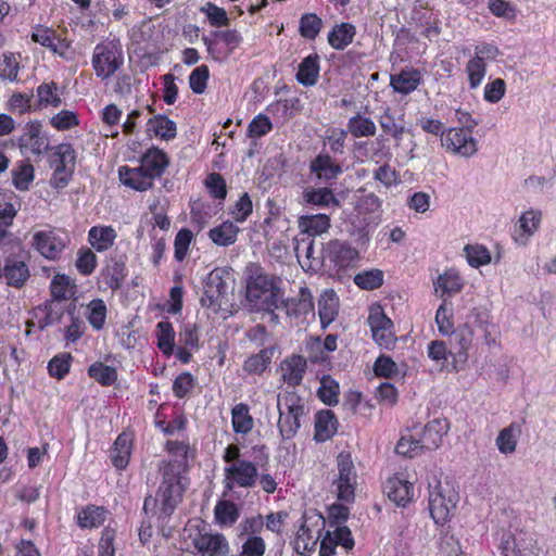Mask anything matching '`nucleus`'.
Masks as SVG:
<instances>
[{"mask_svg":"<svg viewBox=\"0 0 556 556\" xmlns=\"http://www.w3.org/2000/svg\"><path fill=\"white\" fill-rule=\"evenodd\" d=\"M139 163L137 167L119 166L118 178L125 187L144 192L152 189L155 179L165 174L170 159L164 150L152 146L141 154Z\"/></svg>","mask_w":556,"mask_h":556,"instance_id":"f257e3e1","label":"nucleus"},{"mask_svg":"<svg viewBox=\"0 0 556 556\" xmlns=\"http://www.w3.org/2000/svg\"><path fill=\"white\" fill-rule=\"evenodd\" d=\"M280 279L266 273L261 266H254L245 278V300L255 312H266L277 317L274 312L282 302Z\"/></svg>","mask_w":556,"mask_h":556,"instance_id":"f03ea898","label":"nucleus"},{"mask_svg":"<svg viewBox=\"0 0 556 556\" xmlns=\"http://www.w3.org/2000/svg\"><path fill=\"white\" fill-rule=\"evenodd\" d=\"M96 76L106 80L124 65L123 47L117 40H103L96 45L91 58Z\"/></svg>","mask_w":556,"mask_h":556,"instance_id":"7ed1b4c3","label":"nucleus"},{"mask_svg":"<svg viewBox=\"0 0 556 556\" xmlns=\"http://www.w3.org/2000/svg\"><path fill=\"white\" fill-rule=\"evenodd\" d=\"M459 495L454 485L445 480L430 488L429 511L438 525H444L454 515Z\"/></svg>","mask_w":556,"mask_h":556,"instance_id":"20e7f679","label":"nucleus"},{"mask_svg":"<svg viewBox=\"0 0 556 556\" xmlns=\"http://www.w3.org/2000/svg\"><path fill=\"white\" fill-rule=\"evenodd\" d=\"M277 407L280 434L285 440H289L301 427L300 418L305 414L303 400L294 392H287L278 396Z\"/></svg>","mask_w":556,"mask_h":556,"instance_id":"39448f33","label":"nucleus"},{"mask_svg":"<svg viewBox=\"0 0 556 556\" xmlns=\"http://www.w3.org/2000/svg\"><path fill=\"white\" fill-rule=\"evenodd\" d=\"M0 255H2L0 276L10 287L17 289L24 287L30 277V271L27 265L28 254L23 245H20V250L0 252Z\"/></svg>","mask_w":556,"mask_h":556,"instance_id":"423d86ee","label":"nucleus"},{"mask_svg":"<svg viewBox=\"0 0 556 556\" xmlns=\"http://www.w3.org/2000/svg\"><path fill=\"white\" fill-rule=\"evenodd\" d=\"M163 480L157 491L161 510L169 516L181 498L182 486L180 483V465L173 464L169 467H162Z\"/></svg>","mask_w":556,"mask_h":556,"instance_id":"0eeeda50","label":"nucleus"},{"mask_svg":"<svg viewBox=\"0 0 556 556\" xmlns=\"http://www.w3.org/2000/svg\"><path fill=\"white\" fill-rule=\"evenodd\" d=\"M338 475L332 485L337 497L345 503L354 501L355 489L357 485V473L349 453H340L337 457Z\"/></svg>","mask_w":556,"mask_h":556,"instance_id":"6e6552de","label":"nucleus"},{"mask_svg":"<svg viewBox=\"0 0 556 556\" xmlns=\"http://www.w3.org/2000/svg\"><path fill=\"white\" fill-rule=\"evenodd\" d=\"M358 250L349 241L331 239L323 245V258L337 270L354 267L359 261Z\"/></svg>","mask_w":556,"mask_h":556,"instance_id":"1a4fd4ad","label":"nucleus"},{"mask_svg":"<svg viewBox=\"0 0 556 556\" xmlns=\"http://www.w3.org/2000/svg\"><path fill=\"white\" fill-rule=\"evenodd\" d=\"M70 240L66 235H60L55 228L38 230L33 235V248L48 261H59L67 248Z\"/></svg>","mask_w":556,"mask_h":556,"instance_id":"9d476101","label":"nucleus"},{"mask_svg":"<svg viewBox=\"0 0 556 556\" xmlns=\"http://www.w3.org/2000/svg\"><path fill=\"white\" fill-rule=\"evenodd\" d=\"M230 277V270L226 267H216L207 274L200 300L203 307H220V300L227 293Z\"/></svg>","mask_w":556,"mask_h":556,"instance_id":"9b49d317","label":"nucleus"},{"mask_svg":"<svg viewBox=\"0 0 556 556\" xmlns=\"http://www.w3.org/2000/svg\"><path fill=\"white\" fill-rule=\"evenodd\" d=\"M368 325L372 338L380 348H389L396 340L393 331V321L386 315L380 304L370 306Z\"/></svg>","mask_w":556,"mask_h":556,"instance_id":"f8f14e48","label":"nucleus"},{"mask_svg":"<svg viewBox=\"0 0 556 556\" xmlns=\"http://www.w3.org/2000/svg\"><path fill=\"white\" fill-rule=\"evenodd\" d=\"M31 40L49 49L62 59L68 60L72 42L53 28L43 25L33 27Z\"/></svg>","mask_w":556,"mask_h":556,"instance_id":"ddd939ff","label":"nucleus"},{"mask_svg":"<svg viewBox=\"0 0 556 556\" xmlns=\"http://www.w3.org/2000/svg\"><path fill=\"white\" fill-rule=\"evenodd\" d=\"M443 146L447 151L465 157L473 155L478 150L472 131L460 127H453L446 130Z\"/></svg>","mask_w":556,"mask_h":556,"instance_id":"4468645a","label":"nucleus"},{"mask_svg":"<svg viewBox=\"0 0 556 556\" xmlns=\"http://www.w3.org/2000/svg\"><path fill=\"white\" fill-rule=\"evenodd\" d=\"M17 144L25 154L40 155L43 153L48 149V139L42 132V124L39 121L26 123L17 139Z\"/></svg>","mask_w":556,"mask_h":556,"instance_id":"2eb2a0df","label":"nucleus"},{"mask_svg":"<svg viewBox=\"0 0 556 556\" xmlns=\"http://www.w3.org/2000/svg\"><path fill=\"white\" fill-rule=\"evenodd\" d=\"M288 316L301 321L307 320L308 316L315 317L313 295L308 288L303 287L296 296L281 302Z\"/></svg>","mask_w":556,"mask_h":556,"instance_id":"dca6fc26","label":"nucleus"},{"mask_svg":"<svg viewBox=\"0 0 556 556\" xmlns=\"http://www.w3.org/2000/svg\"><path fill=\"white\" fill-rule=\"evenodd\" d=\"M194 548L208 556H228L229 545L226 538L219 533L198 532L192 539Z\"/></svg>","mask_w":556,"mask_h":556,"instance_id":"f3484780","label":"nucleus"},{"mask_svg":"<svg viewBox=\"0 0 556 556\" xmlns=\"http://www.w3.org/2000/svg\"><path fill=\"white\" fill-rule=\"evenodd\" d=\"M422 73L413 66H405L397 74L390 75V87L394 92L407 96L422 84Z\"/></svg>","mask_w":556,"mask_h":556,"instance_id":"a211bd4d","label":"nucleus"},{"mask_svg":"<svg viewBox=\"0 0 556 556\" xmlns=\"http://www.w3.org/2000/svg\"><path fill=\"white\" fill-rule=\"evenodd\" d=\"M225 476L229 480L227 489L232 488V482L242 488H251L255 484L257 469L251 462L240 460L225 468Z\"/></svg>","mask_w":556,"mask_h":556,"instance_id":"6ab92c4d","label":"nucleus"},{"mask_svg":"<svg viewBox=\"0 0 556 556\" xmlns=\"http://www.w3.org/2000/svg\"><path fill=\"white\" fill-rule=\"evenodd\" d=\"M429 357L437 363L440 370H459L468 359L466 350H428Z\"/></svg>","mask_w":556,"mask_h":556,"instance_id":"aec40b11","label":"nucleus"},{"mask_svg":"<svg viewBox=\"0 0 556 556\" xmlns=\"http://www.w3.org/2000/svg\"><path fill=\"white\" fill-rule=\"evenodd\" d=\"M448 422L445 419H433L425 427L419 438L421 447L425 451H434L441 443L443 437L448 431Z\"/></svg>","mask_w":556,"mask_h":556,"instance_id":"412c9836","label":"nucleus"},{"mask_svg":"<svg viewBox=\"0 0 556 556\" xmlns=\"http://www.w3.org/2000/svg\"><path fill=\"white\" fill-rule=\"evenodd\" d=\"M147 134L149 137L170 141L177 136V125L166 115L157 114L148 119Z\"/></svg>","mask_w":556,"mask_h":556,"instance_id":"4be33fe9","label":"nucleus"},{"mask_svg":"<svg viewBox=\"0 0 556 556\" xmlns=\"http://www.w3.org/2000/svg\"><path fill=\"white\" fill-rule=\"evenodd\" d=\"M542 213L540 211L529 210L525 212L515 226L514 239L516 242L526 244L529 238L539 229Z\"/></svg>","mask_w":556,"mask_h":556,"instance_id":"5701e85b","label":"nucleus"},{"mask_svg":"<svg viewBox=\"0 0 556 556\" xmlns=\"http://www.w3.org/2000/svg\"><path fill=\"white\" fill-rule=\"evenodd\" d=\"M309 169L320 180L331 181L342 173V167L329 154L320 153L311 161Z\"/></svg>","mask_w":556,"mask_h":556,"instance_id":"b1692460","label":"nucleus"},{"mask_svg":"<svg viewBox=\"0 0 556 556\" xmlns=\"http://www.w3.org/2000/svg\"><path fill=\"white\" fill-rule=\"evenodd\" d=\"M320 58L317 53L305 56L299 64L295 78L304 87L315 86L319 78Z\"/></svg>","mask_w":556,"mask_h":556,"instance_id":"393cba45","label":"nucleus"},{"mask_svg":"<svg viewBox=\"0 0 556 556\" xmlns=\"http://www.w3.org/2000/svg\"><path fill=\"white\" fill-rule=\"evenodd\" d=\"M116 238L117 232L112 226L97 225L88 231V242L99 253L110 250Z\"/></svg>","mask_w":556,"mask_h":556,"instance_id":"a878e982","label":"nucleus"},{"mask_svg":"<svg viewBox=\"0 0 556 556\" xmlns=\"http://www.w3.org/2000/svg\"><path fill=\"white\" fill-rule=\"evenodd\" d=\"M339 298L334 290H325L318 299V316L323 328L328 327L339 314Z\"/></svg>","mask_w":556,"mask_h":556,"instance_id":"bb28decb","label":"nucleus"},{"mask_svg":"<svg viewBox=\"0 0 556 556\" xmlns=\"http://www.w3.org/2000/svg\"><path fill=\"white\" fill-rule=\"evenodd\" d=\"M356 36V27L352 23L342 22L336 24L328 33L327 40L334 50H344Z\"/></svg>","mask_w":556,"mask_h":556,"instance_id":"cd10ccee","label":"nucleus"},{"mask_svg":"<svg viewBox=\"0 0 556 556\" xmlns=\"http://www.w3.org/2000/svg\"><path fill=\"white\" fill-rule=\"evenodd\" d=\"M301 232L309 237L321 236L331 227L330 217L327 214L302 215L298 219Z\"/></svg>","mask_w":556,"mask_h":556,"instance_id":"c85d7f7f","label":"nucleus"},{"mask_svg":"<svg viewBox=\"0 0 556 556\" xmlns=\"http://www.w3.org/2000/svg\"><path fill=\"white\" fill-rule=\"evenodd\" d=\"M127 275L128 268L126 263L122 260H113L101 270L103 282L106 288L112 291H116L122 288Z\"/></svg>","mask_w":556,"mask_h":556,"instance_id":"c756f323","label":"nucleus"},{"mask_svg":"<svg viewBox=\"0 0 556 556\" xmlns=\"http://www.w3.org/2000/svg\"><path fill=\"white\" fill-rule=\"evenodd\" d=\"M464 288V280L460 275L454 269H447L439 275L434 281L435 292L441 298L452 296L459 293Z\"/></svg>","mask_w":556,"mask_h":556,"instance_id":"7c9ffc66","label":"nucleus"},{"mask_svg":"<svg viewBox=\"0 0 556 556\" xmlns=\"http://www.w3.org/2000/svg\"><path fill=\"white\" fill-rule=\"evenodd\" d=\"M388 497L397 506H406L413 498V484L400 478H390L386 484Z\"/></svg>","mask_w":556,"mask_h":556,"instance_id":"2f4dec72","label":"nucleus"},{"mask_svg":"<svg viewBox=\"0 0 556 556\" xmlns=\"http://www.w3.org/2000/svg\"><path fill=\"white\" fill-rule=\"evenodd\" d=\"M239 232L240 229L233 222L225 220L210 229L207 236L214 244L218 247H229L237 241Z\"/></svg>","mask_w":556,"mask_h":556,"instance_id":"473e14b6","label":"nucleus"},{"mask_svg":"<svg viewBox=\"0 0 556 556\" xmlns=\"http://www.w3.org/2000/svg\"><path fill=\"white\" fill-rule=\"evenodd\" d=\"M306 369V359L300 355H293L281 364L283 380L291 386L299 384Z\"/></svg>","mask_w":556,"mask_h":556,"instance_id":"72a5a7b5","label":"nucleus"},{"mask_svg":"<svg viewBox=\"0 0 556 556\" xmlns=\"http://www.w3.org/2000/svg\"><path fill=\"white\" fill-rule=\"evenodd\" d=\"M303 200L306 204L317 207L339 206L340 204L333 191L327 187L305 189Z\"/></svg>","mask_w":556,"mask_h":556,"instance_id":"f704fd0d","label":"nucleus"},{"mask_svg":"<svg viewBox=\"0 0 556 556\" xmlns=\"http://www.w3.org/2000/svg\"><path fill=\"white\" fill-rule=\"evenodd\" d=\"M337 419L331 410H320L315 419V440L325 442L337 432Z\"/></svg>","mask_w":556,"mask_h":556,"instance_id":"c9c22d12","label":"nucleus"},{"mask_svg":"<svg viewBox=\"0 0 556 556\" xmlns=\"http://www.w3.org/2000/svg\"><path fill=\"white\" fill-rule=\"evenodd\" d=\"M37 104L35 110L40 108H59L62 104L59 86L55 81L42 83L36 89Z\"/></svg>","mask_w":556,"mask_h":556,"instance_id":"e433bc0d","label":"nucleus"},{"mask_svg":"<svg viewBox=\"0 0 556 556\" xmlns=\"http://www.w3.org/2000/svg\"><path fill=\"white\" fill-rule=\"evenodd\" d=\"M521 433L519 425L511 422L503 428L495 440V444L502 454L510 455L516 452L518 439Z\"/></svg>","mask_w":556,"mask_h":556,"instance_id":"4c0bfd02","label":"nucleus"},{"mask_svg":"<svg viewBox=\"0 0 556 556\" xmlns=\"http://www.w3.org/2000/svg\"><path fill=\"white\" fill-rule=\"evenodd\" d=\"M131 454V438L127 433L117 437L111 450V460L117 469L127 467Z\"/></svg>","mask_w":556,"mask_h":556,"instance_id":"58836bf2","label":"nucleus"},{"mask_svg":"<svg viewBox=\"0 0 556 556\" xmlns=\"http://www.w3.org/2000/svg\"><path fill=\"white\" fill-rule=\"evenodd\" d=\"M76 289L74 280L66 274H55L50 282V294L55 301L70 299Z\"/></svg>","mask_w":556,"mask_h":556,"instance_id":"ea45409f","label":"nucleus"},{"mask_svg":"<svg viewBox=\"0 0 556 556\" xmlns=\"http://www.w3.org/2000/svg\"><path fill=\"white\" fill-rule=\"evenodd\" d=\"M346 127L354 138L372 137L377 131L375 122L359 113L349 118Z\"/></svg>","mask_w":556,"mask_h":556,"instance_id":"a19ab883","label":"nucleus"},{"mask_svg":"<svg viewBox=\"0 0 556 556\" xmlns=\"http://www.w3.org/2000/svg\"><path fill=\"white\" fill-rule=\"evenodd\" d=\"M106 315L108 307L102 299H93L85 307V317L97 331L103 329Z\"/></svg>","mask_w":556,"mask_h":556,"instance_id":"79ce46f5","label":"nucleus"},{"mask_svg":"<svg viewBox=\"0 0 556 556\" xmlns=\"http://www.w3.org/2000/svg\"><path fill=\"white\" fill-rule=\"evenodd\" d=\"M353 281L359 289L372 291L383 285L384 274L378 268L366 269L356 274Z\"/></svg>","mask_w":556,"mask_h":556,"instance_id":"37998d69","label":"nucleus"},{"mask_svg":"<svg viewBox=\"0 0 556 556\" xmlns=\"http://www.w3.org/2000/svg\"><path fill=\"white\" fill-rule=\"evenodd\" d=\"M75 163L76 152L70 143L59 144L51 156L52 168L74 169Z\"/></svg>","mask_w":556,"mask_h":556,"instance_id":"c03bdc74","label":"nucleus"},{"mask_svg":"<svg viewBox=\"0 0 556 556\" xmlns=\"http://www.w3.org/2000/svg\"><path fill=\"white\" fill-rule=\"evenodd\" d=\"M323 28V20L316 13H304L299 22V33L307 40H315Z\"/></svg>","mask_w":556,"mask_h":556,"instance_id":"a18cd8bd","label":"nucleus"},{"mask_svg":"<svg viewBox=\"0 0 556 556\" xmlns=\"http://www.w3.org/2000/svg\"><path fill=\"white\" fill-rule=\"evenodd\" d=\"M35 178V168L29 162H21L12 172L13 186L20 191H27Z\"/></svg>","mask_w":556,"mask_h":556,"instance_id":"49530a36","label":"nucleus"},{"mask_svg":"<svg viewBox=\"0 0 556 556\" xmlns=\"http://www.w3.org/2000/svg\"><path fill=\"white\" fill-rule=\"evenodd\" d=\"M204 186L210 197L219 201V203H223L227 198V185L222 174L216 172L210 173L204 179Z\"/></svg>","mask_w":556,"mask_h":556,"instance_id":"de8ad7c7","label":"nucleus"},{"mask_svg":"<svg viewBox=\"0 0 556 556\" xmlns=\"http://www.w3.org/2000/svg\"><path fill=\"white\" fill-rule=\"evenodd\" d=\"M232 427L237 433H248L253 428V418L249 413V407L245 404H237L231 412Z\"/></svg>","mask_w":556,"mask_h":556,"instance_id":"09e8293b","label":"nucleus"},{"mask_svg":"<svg viewBox=\"0 0 556 556\" xmlns=\"http://www.w3.org/2000/svg\"><path fill=\"white\" fill-rule=\"evenodd\" d=\"M214 515L218 525L232 526L239 518V509L230 501H219L215 506Z\"/></svg>","mask_w":556,"mask_h":556,"instance_id":"8fccbe9b","label":"nucleus"},{"mask_svg":"<svg viewBox=\"0 0 556 556\" xmlns=\"http://www.w3.org/2000/svg\"><path fill=\"white\" fill-rule=\"evenodd\" d=\"M88 375L102 386H112L117 380L116 369L101 362L93 363L88 369Z\"/></svg>","mask_w":556,"mask_h":556,"instance_id":"3c124183","label":"nucleus"},{"mask_svg":"<svg viewBox=\"0 0 556 556\" xmlns=\"http://www.w3.org/2000/svg\"><path fill=\"white\" fill-rule=\"evenodd\" d=\"M319 536H314L312 534V531L306 526L305 522H303L298 530L296 538L294 541V549L300 555H306L315 549Z\"/></svg>","mask_w":556,"mask_h":556,"instance_id":"603ef678","label":"nucleus"},{"mask_svg":"<svg viewBox=\"0 0 556 556\" xmlns=\"http://www.w3.org/2000/svg\"><path fill=\"white\" fill-rule=\"evenodd\" d=\"M193 238L194 235L190 229L178 230L174 240V258L177 262H184L187 258Z\"/></svg>","mask_w":556,"mask_h":556,"instance_id":"864d4df0","label":"nucleus"},{"mask_svg":"<svg viewBox=\"0 0 556 556\" xmlns=\"http://www.w3.org/2000/svg\"><path fill=\"white\" fill-rule=\"evenodd\" d=\"M486 63L479 58H470L466 64V74L470 89H477L486 75Z\"/></svg>","mask_w":556,"mask_h":556,"instance_id":"5fc2aeb1","label":"nucleus"},{"mask_svg":"<svg viewBox=\"0 0 556 556\" xmlns=\"http://www.w3.org/2000/svg\"><path fill=\"white\" fill-rule=\"evenodd\" d=\"M464 252L471 267L478 268L491 262V253L482 244H467L464 248Z\"/></svg>","mask_w":556,"mask_h":556,"instance_id":"6e6d98bb","label":"nucleus"},{"mask_svg":"<svg viewBox=\"0 0 556 556\" xmlns=\"http://www.w3.org/2000/svg\"><path fill=\"white\" fill-rule=\"evenodd\" d=\"M98 257L91 249L81 248L77 252L75 266L83 276H90L97 268Z\"/></svg>","mask_w":556,"mask_h":556,"instance_id":"4d7b16f0","label":"nucleus"},{"mask_svg":"<svg viewBox=\"0 0 556 556\" xmlns=\"http://www.w3.org/2000/svg\"><path fill=\"white\" fill-rule=\"evenodd\" d=\"M105 514L102 507L89 506L78 514V525L81 528L99 527L104 522Z\"/></svg>","mask_w":556,"mask_h":556,"instance_id":"13d9d810","label":"nucleus"},{"mask_svg":"<svg viewBox=\"0 0 556 556\" xmlns=\"http://www.w3.org/2000/svg\"><path fill=\"white\" fill-rule=\"evenodd\" d=\"M167 450L172 454L173 459L167 463H164L163 467H169L173 464L180 465V473L186 470L188 454H189V445L182 442L177 441H168Z\"/></svg>","mask_w":556,"mask_h":556,"instance_id":"bf43d9fd","label":"nucleus"},{"mask_svg":"<svg viewBox=\"0 0 556 556\" xmlns=\"http://www.w3.org/2000/svg\"><path fill=\"white\" fill-rule=\"evenodd\" d=\"M200 12L205 14L208 20V23L213 27H224L228 26L229 18L227 12L224 8H219L213 2H206L204 5L200 8Z\"/></svg>","mask_w":556,"mask_h":556,"instance_id":"052dcab7","label":"nucleus"},{"mask_svg":"<svg viewBox=\"0 0 556 556\" xmlns=\"http://www.w3.org/2000/svg\"><path fill=\"white\" fill-rule=\"evenodd\" d=\"M253 212V203L248 192H244L229 208V214L236 223H244Z\"/></svg>","mask_w":556,"mask_h":556,"instance_id":"680f3d73","label":"nucleus"},{"mask_svg":"<svg viewBox=\"0 0 556 556\" xmlns=\"http://www.w3.org/2000/svg\"><path fill=\"white\" fill-rule=\"evenodd\" d=\"M506 83L503 78H495L486 83L483 89V100L488 103H498L506 93Z\"/></svg>","mask_w":556,"mask_h":556,"instance_id":"e2e57ef3","label":"nucleus"},{"mask_svg":"<svg viewBox=\"0 0 556 556\" xmlns=\"http://www.w3.org/2000/svg\"><path fill=\"white\" fill-rule=\"evenodd\" d=\"M273 130V124L268 116L265 114H257L253 117L248 126V137L249 138H261L266 136Z\"/></svg>","mask_w":556,"mask_h":556,"instance_id":"0e129e2a","label":"nucleus"},{"mask_svg":"<svg viewBox=\"0 0 556 556\" xmlns=\"http://www.w3.org/2000/svg\"><path fill=\"white\" fill-rule=\"evenodd\" d=\"M318 396L325 404L336 405L339 397V384L330 377H323Z\"/></svg>","mask_w":556,"mask_h":556,"instance_id":"69168bd1","label":"nucleus"},{"mask_svg":"<svg viewBox=\"0 0 556 556\" xmlns=\"http://www.w3.org/2000/svg\"><path fill=\"white\" fill-rule=\"evenodd\" d=\"M157 348H177L175 345V330L170 321L162 320L155 327Z\"/></svg>","mask_w":556,"mask_h":556,"instance_id":"338daca9","label":"nucleus"},{"mask_svg":"<svg viewBox=\"0 0 556 556\" xmlns=\"http://www.w3.org/2000/svg\"><path fill=\"white\" fill-rule=\"evenodd\" d=\"M208 77L210 70L206 65L202 64L195 67L189 75L191 90L197 94H202L207 87Z\"/></svg>","mask_w":556,"mask_h":556,"instance_id":"774afa93","label":"nucleus"}]
</instances>
